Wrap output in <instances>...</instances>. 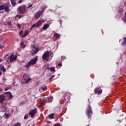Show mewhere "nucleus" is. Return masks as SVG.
I'll use <instances>...</instances> for the list:
<instances>
[{
  "label": "nucleus",
  "instance_id": "6ab92c4d",
  "mask_svg": "<svg viewBox=\"0 0 126 126\" xmlns=\"http://www.w3.org/2000/svg\"><path fill=\"white\" fill-rule=\"evenodd\" d=\"M29 77L28 74L27 73H24L23 75V78L24 79H27V78Z\"/></svg>",
  "mask_w": 126,
  "mask_h": 126
},
{
  "label": "nucleus",
  "instance_id": "b1692460",
  "mask_svg": "<svg viewBox=\"0 0 126 126\" xmlns=\"http://www.w3.org/2000/svg\"><path fill=\"white\" fill-rule=\"evenodd\" d=\"M11 0V4H12V5H16V0Z\"/></svg>",
  "mask_w": 126,
  "mask_h": 126
},
{
  "label": "nucleus",
  "instance_id": "4468645a",
  "mask_svg": "<svg viewBox=\"0 0 126 126\" xmlns=\"http://www.w3.org/2000/svg\"><path fill=\"white\" fill-rule=\"evenodd\" d=\"M0 70H2V71L5 72V71H6V69H5V68H4V65L0 64Z\"/></svg>",
  "mask_w": 126,
  "mask_h": 126
},
{
  "label": "nucleus",
  "instance_id": "ddd939ff",
  "mask_svg": "<svg viewBox=\"0 0 126 126\" xmlns=\"http://www.w3.org/2000/svg\"><path fill=\"white\" fill-rule=\"evenodd\" d=\"M53 96H49L46 98V100L48 102V103H52V100H53Z\"/></svg>",
  "mask_w": 126,
  "mask_h": 126
},
{
  "label": "nucleus",
  "instance_id": "8fccbe9b",
  "mask_svg": "<svg viewBox=\"0 0 126 126\" xmlns=\"http://www.w3.org/2000/svg\"><path fill=\"white\" fill-rule=\"evenodd\" d=\"M54 77H55V76L53 75L50 78H51V79H53L54 78Z\"/></svg>",
  "mask_w": 126,
  "mask_h": 126
},
{
  "label": "nucleus",
  "instance_id": "f257e3e1",
  "mask_svg": "<svg viewBox=\"0 0 126 126\" xmlns=\"http://www.w3.org/2000/svg\"><path fill=\"white\" fill-rule=\"evenodd\" d=\"M38 60V57H35L31 60L26 65V67L27 68H29L30 67L31 65H33L35 64L36 63H37V61Z\"/></svg>",
  "mask_w": 126,
  "mask_h": 126
},
{
  "label": "nucleus",
  "instance_id": "e433bc0d",
  "mask_svg": "<svg viewBox=\"0 0 126 126\" xmlns=\"http://www.w3.org/2000/svg\"><path fill=\"white\" fill-rule=\"evenodd\" d=\"M17 17H18V18H21V17H22V16L20 15H17Z\"/></svg>",
  "mask_w": 126,
  "mask_h": 126
},
{
  "label": "nucleus",
  "instance_id": "6e6552de",
  "mask_svg": "<svg viewBox=\"0 0 126 126\" xmlns=\"http://www.w3.org/2000/svg\"><path fill=\"white\" fill-rule=\"evenodd\" d=\"M94 93L97 95H100V94H102V90L100 88H96L94 90Z\"/></svg>",
  "mask_w": 126,
  "mask_h": 126
},
{
  "label": "nucleus",
  "instance_id": "20e7f679",
  "mask_svg": "<svg viewBox=\"0 0 126 126\" xmlns=\"http://www.w3.org/2000/svg\"><path fill=\"white\" fill-rule=\"evenodd\" d=\"M86 115L89 119H90L91 118V115H92V108H91V107L89 106V108L87 110L86 112Z\"/></svg>",
  "mask_w": 126,
  "mask_h": 126
},
{
  "label": "nucleus",
  "instance_id": "a878e982",
  "mask_svg": "<svg viewBox=\"0 0 126 126\" xmlns=\"http://www.w3.org/2000/svg\"><path fill=\"white\" fill-rule=\"evenodd\" d=\"M50 70L51 71H53V72H55V71H56V67H50Z\"/></svg>",
  "mask_w": 126,
  "mask_h": 126
},
{
  "label": "nucleus",
  "instance_id": "5fc2aeb1",
  "mask_svg": "<svg viewBox=\"0 0 126 126\" xmlns=\"http://www.w3.org/2000/svg\"><path fill=\"white\" fill-rule=\"evenodd\" d=\"M52 79H51V78H50L49 79V81H51V80H52Z\"/></svg>",
  "mask_w": 126,
  "mask_h": 126
},
{
  "label": "nucleus",
  "instance_id": "423d86ee",
  "mask_svg": "<svg viewBox=\"0 0 126 126\" xmlns=\"http://www.w3.org/2000/svg\"><path fill=\"white\" fill-rule=\"evenodd\" d=\"M19 12L20 13H25L26 12V9L25 8V7L20 6L18 8Z\"/></svg>",
  "mask_w": 126,
  "mask_h": 126
},
{
  "label": "nucleus",
  "instance_id": "3c124183",
  "mask_svg": "<svg viewBox=\"0 0 126 126\" xmlns=\"http://www.w3.org/2000/svg\"><path fill=\"white\" fill-rule=\"evenodd\" d=\"M1 62H2V60H1V59H0V63H1Z\"/></svg>",
  "mask_w": 126,
  "mask_h": 126
},
{
  "label": "nucleus",
  "instance_id": "a19ab883",
  "mask_svg": "<svg viewBox=\"0 0 126 126\" xmlns=\"http://www.w3.org/2000/svg\"><path fill=\"white\" fill-rule=\"evenodd\" d=\"M32 48H33V49H37V47H36V45H32Z\"/></svg>",
  "mask_w": 126,
  "mask_h": 126
},
{
  "label": "nucleus",
  "instance_id": "72a5a7b5",
  "mask_svg": "<svg viewBox=\"0 0 126 126\" xmlns=\"http://www.w3.org/2000/svg\"><path fill=\"white\" fill-rule=\"evenodd\" d=\"M122 46H126V42L125 41L121 43Z\"/></svg>",
  "mask_w": 126,
  "mask_h": 126
},
{
  "label": "nucleus",
  "instance_id": "79ce46f5",
  "mask_svg": "<svg viewBox=\"0 0 126 126\" xmlns=\"http://www.w3.org/2000/svg\"><path fill=\"white\" fill-rule=\"evenodd\" d=\"M58 65L59 66H63V64H62V63H59Z\"/></svg>",
  "mask_w": 126,
  "mask_h": 126
},
{
  "label": "nucleus",
  "instance_id": "a18cd8bd",
  "mask_svg": "<svg viewBox=\"0 0 126 126\" xmlns=\"http://www.w3.org/2000/svg\"><path fill=\"white\" fill-rule=\"evenodd\" d=\"M55 126H61V124H55Z\"/></svg>",
  "mask_w": 126,
  "mask_h": 126
},
{
  "label": "nucleus",
  "instance_id": "2eb2a0df",
  "mask_svg": "<svg viewBox=\"0 0 126 126\" xmlns=\"http://www.w3.org/2000/svg\"><path fill=\"white\" fill-rule=\"evenodd\" d=\"M46 89H47V87H46V86L41 87L39 89V92H44V91H45V90H46Z\"/></svg>",
  "mask_w": 126,
  "mask_h": 126
},
{
  "label": "nucleus",
  "instance_id": "5701e85b",
  "mask_svg": "<svg viewBox=\"0 0 126 126\" xmlns=\"http://www.w3.org/2000/svg\"><path fill=\"white\" fill-rule=\"evenodd\" d=\"M4 9H5V11L6 12H7V11H8L9 10V7H8V6H4Z\"/></svg>",
  "mask_w": 126,
  "mask_h": 126
},
{
  "label": "nucleus",
  "instance_id": "c9c22d12",
  "mask_svg": "<svg viewBox=\"0 0 126 126\" xmlns=\"http://www.w3.org/2000/svg\"><path fill=\"white\" fill-rule=\"evenodd\" d=\"M4 45H2L1 44H0V49H4Z\"/></svg>",
  "mask_w": 126,
  "mask_h": 126
},
{
  "label": "nucleus",
  "instance_id": "0eeeda50",
  "mask_svg": "<svg viewBox=\"0 0 126 126\" xmlns=\"http://www.w3.org/2000/svg\"><path fill=\"white\" fill-rule=\"evenodd\" d=\"M49 53H50V52H49V51H47L45 52L43 55H42V59H43V60H45V61H47V58H49Z\"/></svg>",
  "mask_w": 126,
  "mask_h": 126
},
{
  "label": "nucleus",
  "instance_id": "864d4df0",
  "mask_svg": "<svg viewBox=\"0 0 126 126\" xmlns=\"http://www.w3.org/2000/svg\"><path fill=\"white\" fill-rule=\"evenodd\" d=\"M1 71H0V75H1Z\"/></svg>",
  "mask_w": 126,
  "mask_h": 126
},
{
  "label": "nucleus",
  "instance_id": "2f4dec72",
  "mask_svg": "<svg viewBox=\"0 0 126 126\" xmlns=\"http://www.w3.org/2000/svg\"><path fill=\"white\" fill-rule=\"evenodd\" d=\"M4 9V6L3 5H0V10H3Z\"/></svg>",
  "mask_w": 126,
  "mask_h": 126
},
{
  "label": "nucleus",
  "instance_id": "f8f14e48",
  "mask_svg": "<svg viewBox=\"0 0 126 126\" xmlns=\"http://www.w3.org/2000/svg\"><path fill=\"white\" fill-rule=\"evenodd\" d=\"M39 51H40V48L37 47L34 50H33V52H32V55H36Z\"/></svg>",
  "mask_w": 126,
  "mask_h": 126
},
{
  "label": "nucleus",
  "instance_id": "09e8293b",
  "mask_svg": "<svg viewBox=\"0 0 126 126\" xmlns=\"http://www.w3.org/2000/svg\"><path fill=\"white\" fill-rule=\"evenodd\" d=\"M124 41L126 42V37L124 38Z\"/></svg>",
  "mask_w": 126,
  "mask_h": 126
},
{
  "label": "nucleus",
  "instance_id": "473e14b6",
  "mask_svg": "<svg viewBox=\"0 0 126 126\" xmlns=\"http://www.w3.org/2000/svg\"><path fill=\"white\" fill-rule=\"evenodd\" d=\"M10 88H11V87L9 86L5 89L4 91H7V90H9Z\"/></svg>",
  "mask_w": 126,
  "mask_h": 126
},
{
  "label": "nucleus",
  "instance_id": "a211bd4d",
  "mask_svg": "<svg viewBox=\"0 0 126 126\" xmlns=\"http://www.w3.org/2000/svg\"><path fill=\"white\" fill-rule=\"evenodd\" d=\"M20 46H21V48H25V47H26V44H24V42H23V41H21L20 42Z\"/></svg>",
  "mask_w": 126,
  "mask_h": 126
},
{
  "label": "nucleus",
  "instance_id": "c756f323",
  "mask_svg": "<svg viewBox=\"0 0 126 126\" xmlns=\"http://www.w3.org/2000/svg\"><path fill=\"white\" fill-rule=\"evenodd\" d=\"M13 126H21V123H17L14 124Z\"/></svg>",
  "mask_w": 126,
  "mask_h": 126
},
{
  "label": "nucleus",
  "instance_id": "ea45409f",
  "mask_svg": "<svg viewBox=\"0 0 126 126\" xmlns=\"http://www.w3.org/2000/svg\"><path fill=\"white\" fill-rule=\"evenodd\" d=\"M20 35H23V31H21L20 32Z\"/></svg>",
  "mask_w": 126,
  "mask_h": 126
},
{
  "label": "nucleus",
  "instance_id": "37998d69",
  "mask_svg": "<svg viewBox=\"0 0 126 126\" xmlns=\"http://www.w3.org/2000/svg\"><path fill=\"white\" fill-rule=\"evenodd\" d=\"M124 21L125 22H126V16H125L124 17Z\"/></svg>",
  "mask_w": 126,
  "mask_h": 126
},
{
  "label": "nucleus",
  "instance_id": "6e6d98bb",
  "mask_svg": "<svg viewBox=\"0 0 126 126\" xmlns=\"http://www.w3.org/2000/svg\"><path fill=\"white\" fill-rule=\"evenodd\" d=\"M125 16H126V12H125Z\"/></svg>",
  "mask_w": 126,
  "mask_h": 126
},
{
  "label": "nucleus",
  "instance_id": "f704fd0d",
  "mask_svg": "<svg viewBox=\"0 0 126 126\" xmlns=\"http://www.w3.org/2000/svg\"><path fill=\"white\" fill-rule=\"evenodd\" d=\"M43 106H45L44 102H42L39 107V108H41V107H43Z\"/></svg>",
  "mask_w": 126,
  "mask_h": 126
},
{
  "label": "nucleus",
  "instance_id": "c03bdc74",
  "mask_svg": "<svg viewBox=\"0 0 126 126\" xmlns=\"http://www.w3.org/2000/svg\"><path fill=\"white\" fill-rule=\"evenodd\" d=\"M22 3V0H20L19 1H18V3Z\"/></svg>",
  "mask_w": 126,
  "mask_h": 126
},
{
  "label": "nucleus",
  "instance_id": "c85d7f7f",
  "mask_svg": "<svg viewBox=\"0 0 126 126\" xmlns=\"http://www.w3.org/2000/svg\"><path fill=\"white\" fill-rule=\"evenodd\" d=\"M32 80L31 78L26 79V84H27L29 82H30Z\"/></svg>",
  "mask_w": 126,
  "mask_h": 126
},
{
  "label": "nucleus",
  "instance_id": "393cba45",
  "mask_svg": "<svg viewBox=\"0 0 126 126\" xmlns=\"http://www.w3.org/2000/svg\"><path fill=\"white\" fill-rule=\"evenodd\" d=\"M6 61H7V63H10V56L9 57H7L6 59Z\"/></svg>",
  "mask_w": 126,
  "mask_h": 126
},
{
  "label": "nucleus",
  "instance_id": "4c0bfd02",
  "mask_svg": "<svg viewBox=\"0 0 126 126\" xmlns=\"http://www.w3.org/2000/svg\"><path fill=\"white\" fill-rule=\"evenodd\" d=\"M17 27H18V28H19V29H21V26H20V24H18L17 25Z\"/></svg>",
  "mask_w": 126,
  "mask_h": 126
},
{
  "label": "nucleus",
  "instance_id": "39448f33",
  "mask_svg": "<svg viewBox=\"0 0 126 126\" xmlns=\"http://www.w3.org/2000/svg\"><path fill=\"white\" fill-rule=\"evenodd\" d=\"M43 13H44V11L43 10L38 11L34 15V18L35 19H39L40 18V16H41Z\"/></svg>",
  "mask_w": 126,
  "mask_h": 126
},
{
  "label": "nucleus",
  "instance_id": "bb28decb",
  "mask_svg": "<svg viewBox=\"0 0 126 126\" xmlns=\"http://www.w3.org/2000/svg\"><path fill=\"white\" fill-rule=\"evenodd\" d=\"M4 117H5V118L8 119L9 118V117H10V115L9 114L5 113Z\"/></svg>",
  "mask_w": 126,
  "mask_h": 126
},
{
  "label": "nucleus",
  "instance_id": "9b49d317",
  "mask_svg": "<svg viewBox=\"0 0 126 126\" xmlns=\"http://www.w3.org/2000/svg\"><path fill=\"white\" fill-rule=\"evenodd\" d=\"M54 41H57V40H59L61 37V35L58 33H55L54 35Z\"/></svg>",
  "mask_w": 126,
  "mask_h": 126
},
{
  "label": "nucleus",
  "instance_id": "603ef678",
  "mask_svg": "<svg viewBox=\"0 0 126 126\" xmlns=\"http://www.w3.org/2000/svg\"><path fill=\"white\" fill-rule=\"evenodd\" d=\"M2 91V89H0V92H1Z\"/></svg>",
  "mask_w": 126,
  "mask_h": 126
},
{
  "label": "nucleus",
  "instance_id": "de8ad7c7",
  "mask_svg": "<svg viewBox=\"0 0 126 126\" xmlns=\"http://www.w3.org/2000/svg\"><path fill=\"white\" fill-rule=\"evenodd\" d=\"M50 69H51V68H50V67H47L46 68V69H47V70H50Z\"/></svg>",
  "mask_w": 126,
  "mask_h": 126
},
{
  "label": "nucleus",
  "instance_id": "dca6fc26",
  "mask_svg": "<svg viewBox=\"0 0 126 126\" xmlns=\"http://www.w3.org/2000/svg\"><path fill=\"white\" fill-rule=\"evenodd\" d=\"M5 95H9V99H11L12 98V94L11 93L9 92H6L4 93Z\"/></svg>",
  "mask_w": 126,
  "mask_h": 126
},
{
  "label": "nucleus",
  "instance_id": "58836bf2",
  "mask_svg": "<svg viewBox=\"0 0 126 126\" xmlns=\"http://www.w3.org/2000/svg\"><path fill=\"white\" fill-rule=\"evenodd\" d=\"M8 25H9V26H10V25H11V21L8 22Z\"/></svg>",
  "mask_w": 126,
  "mask_h": 126
},
{
  "label": "nucleus",
  "instance_id": "49530a36",
  "mask_svg": "<svg viewBox=\"0 0 126 126\" xmlns=\"http://www.w3.org/2000/svg\"><path fill=\"white\" fill-rule=\"evenodd\" d=\"M32 5H33V4H30V5H29L28 7H32Z\"/></svg>",
  "mask_w": 126,
  "mask_h": 126
},
{
  "label": "nucleus",
  "instance_id": "f03ea898",
  "mask_svg": "<svg viewBox=\"0 0 126 126\" xmlns=\"http://www.w3.org/2000/svg\"><path fill=\"white\" fill-rule=\"evenodd\" d=\"M42 23H43V22H42L41 20H38L36 23L33 24L31 28V29H33V28L35 27H40Z\"/></svg>",
  "mask_w": 126,
  "mask_h": 126
},
{
  "label": "nucleus",
  "instance_id": "7ed1b4c3",
  "mask_svg": "<svg viewBox=\"0 0 126 126\" xmlns=\"http://www.w3.org/2000/svg\"><path fill=\"white\" fill-rule=\"evenodd\" d=\"M37 113V108H34L31 110L29 113V115L31 116V118H34V116H35V114Z\"/></svg>",
  "mask_w": 126,
  "mask_h": 126
},
{
  "label": "nucleus",
  "instance_id": "4be33fe9",
  "mask_svg": "<svg viewBox=\"0 0 126 126\" xmlns=\"http://www.w3.org/2000/svg\"><path fill=\"white\" fill-rule=\"evenodd\" d=\"M54 113H52L48 116V118H49V119H54Z\"/></svg>",
  "mask_w": 126,
  "mask_h": 126
},
{
  "label": "nucleus",
  "instance_id": "f3484780",
  "mask_svg": "<svg viewBox=\"0 0 126 126\" xmlns=\"http://www.w3.org/2000/svg\"><path fill=\"white\" fill-rule=\"evenodd\" d=\"M50 26H49V24H46L44 25V26L42 27V30H46V29H48L49 28Z\"/></svg>",
  "mask_w": 126,
  "mask_h": 126
},
{
  "label": "nucleus",
  "instance_id": "4d7b16f0",
  "mask_svg": "<svg viewBox=\"0 0 126 126\" xmlns=\"http://www.w3.org/2000/svg\"><path fill=\"white\" fill-rule=\"evenodd\" d=\"M119 123H121V121H119Z\"/></svg>",
  "mask_w": 126,
  "mask_h": 126
},
{
  "label": "nucleus",
  "instance_id": "7c9ffc66",
  "mask_svg": "<svg viewBox=\"0 0 126 126\" xmlns=\"http://www.w3.org/2000/svg\"><path fill=\"white\" fill-rule=\"evenodd\" d=\"M29 117V115H28V114H26L25 116H24V119L25 120H27V119H28Z\"/></svg>",
  "mask_w": 126,
  "mask_h": 126
},
{
  "label": "nucleus",
  "instance_id": "cd10ccee",
  "mask_svg": "<svg viewBox=\"0 0 126 126\" xmlns=\"http://www.w3.org/2000/svg\"><path fill=\"white\" fill-rule=\"evenodd\" d=\"M21 82L23 84H26V79H22L21 80Z\"/></svg>",
  "mask_w": 126,
  "mask_h": 126
},
{
  "label": "nucleus",
  "instance_id": "aec40b11",
  "mask_svg": "<svg viewBox=\"0 0 126 126\" xmlns=\"http://www.w3.org/2000/svg\"><path fill=\"white\" fill-rule=\"evenodd\" d=\"M7 110V108L5 106H2L1 108V112H5Z\"/></svg>",
  "mask_w": 126,
  "mask_h": 126
},
{
  "label": "nucleus",
  "instance_id": "1a4fd4ad",
  "mask_svg": "<svg viewBox=\"0 0 126 126\" xmlns=\"http://www.w3.org/2000/svg\"><path fill=\"white\" fill-rule=\"evenodd\" d=\"M4 100H5V96L3 94H1L0 95V103L2 104L3 102H4Z\"/></svg>",
  "mask_w": 126,
  "mask_h": 126
},
{
  "label": "nucleus",
  "instance_id": "9d476101",
  "mask_svg": "<svg viewBox=\"0 0 126 126\" xmlns=\"http://www.w3.org/2000/svg\"><path fill=\"white\" fill-rule=\"evenodd\" d=\"M16 59H17V56H14V55L10 56V62L12 63V62H13V61H15Z\"/></svg>",
  "mask_w": 126,
  "mask_h": 126
},
{
  "label": "nucleus",
  "instance_id": "412c9836",
  "mask_svg": "<svg viewBox=\"0 0 126 126\" xmlns=\"http://www.w3.org/2000/svg\"><path fill=\"white\" fill-rule=\"evenodd\" d=\"M29 32L28 31H27L25 32L24 34L22 36V38H25L27 35H28Z\"/></svg>",
  "mask_w": 126,
  "mask_h": 126
}]
</instances>
